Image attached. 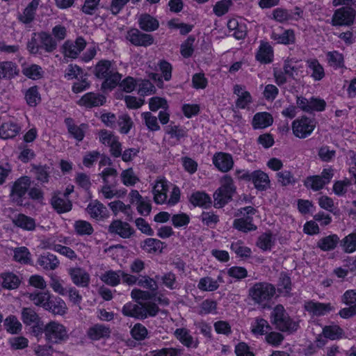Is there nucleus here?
Masks as SVG:
<instances>
[{"instance_id": "1", "label": "nucleus", "mask_w": 356, "mask_h": 356, "mask_svg": "<svg viewBox=\"0 0 356 356\" xmlns=\"http://www.w3.org/2000/svg\"><path fill=\"white\" fill-rule=\"evenodd\" d=\"M94 74L97 79L103 80L101 86L103 90L114 89L122 79L115 63L108 60H99L95 67Z\"/></svg>"}, {"instance_id": "2", "label": "nucleus", "mask_w": 356, "mask_h": 356, "mask_svg": "<svg viewBox=\"0 0 356 356\" xmlns=\"http://www.w3.org/2000/svg\"><path fill=\"white\" fill-rule=\"evenodd\" d=\"M275 286L267 282L254 283L248 290V298L257 305L266 307L275 295Z\"/></svg>"}, {"instance_id": "3", "label": "nucleus", "mask_w": 356, "mask_h": 356, "mask_svg": "<svg viewBox=\"0 0 356 356\" xmlns=\"http://www.w3.org/2000/svg\"><path fill=\"white\" fill-rule=\"evenodd\" d=\"M220 183V186L213 193L214 207L216 208H221L230 202L236 191L234 180L229 175H224Z\"/></svg>"}, {"instance_id": "4", "label": "nucleus", "mask_w": 356, "mask_h": 356, "mask_svg": "<svg viewBox=\"0 0 356 356\" xmlns=\"http://www.w3.org/2000/svg\"><path fill=\"white\" fill-rule=\"evenodd\" d=\"M270 317L271 323L282 332H293L298 328V323L290 318L282 305H277L274 307Z\"/></svg>"}, {"instance_id": "5", "label": "nucleus", "mask_w": 356, "mask_h": 356, "mask_svg": "<svg viewBox=\"0 0 356 356\" xmlns=\"http://www.w3.org/2000/svg\"><path fill=\"white\" fill-rule=\"evenodd\" d=\"M317 121L314 118L302 115L291 123L293 134L298 138L305 139L310 136L316 127Z\"/></svg>"}, {"instance_id": "6", "label": "nucleus", "mask_w": 356, "mask_h": 356, "mask_svg": "<svg viewBox=\"0 0 356 356\" xmlns=\"http://www.w3.org/2000/svg\"><path fill=\"white\" fill-rule=\"evenodd\" d=\"M44 333L48 343L59 344L69 339L65 326L57 321H50L44 327Z\"/></svg>"}, {"instance_id": "7", "label": "nucleus", "mask_w": 356, "mask_h": 356, "mask_svg": "<svg viewBox=\"0 0 356 356\" xmlns=\"http://www.w3.org/2000/svg\"><path fill=\"white\" fill-rule=\"evenodd\" d=\"M326 102L319 97H312L307 99L303 96L296 97V106L302 111L307 113L322 112L325 109Z\"/></svg>"}, {"instance_id": "8", "label": "nucleus", "mask_w": 356, "mask_h": 356, "mask_svg": "<svg viewBox=\"0 0 356 356\" xmlns=\"http://www.w3.org/2000/svg\"><path fill=\"white\" fill-rule=\"evenodd\" d=\"M356 10L351 7H342L336 10L332 17V26H350L353 24Z\"/></svg>"}, {"instance_id": "9", "label": "nucleus", "mask_w": 356, "mask_h": 356, "mask_svg": "<svg viewBox=\"0 0 356 356\" xmlns=\"http://www.w3.org/2000/svg\"><path fill=\"white\" fill-rule=\"evenodd\" d=\"M31 185L29 177H22L18 179L13 184L10 198L17 205L23 204V197L26 195Z\"/></svg>"}, {"instance_id": "10", "label": "nucleus", "mask_w": 356, "mask_h": 356, "mask_svg": "<svg viewBox=\"0 0 356 356\" xmlns=\"http://www.w3.org/2000/svg\"><path fill=\"white\" fill-rule=\"evenodd\" d=\"M86 46V42L82 37H78L74 42L66 40L61 47L62 54L65 57L76 58Z\"/></svg>"}, {"instance_id": "11", "label": "nucleus", "mask_w": 356, "mask_h": 356, "mask_svg": "<svg viewBox=\"0 0 356 356\" xmlns=\"http://www.w3.org/2000/svg\"><path fill=\"white\" fill-rule=\"evenodd\" d=\"M108 232L112 235H118L122 238H129L135 232L128 222L118 219L111 222L108 227Z\"/></svg>"}, {"instance_id": "12", "label": "nucleus", "mask_w": 356, "mask_h": 356, "mask_svg": "<svg viewBox=\"0 0 356 356\" xmlns=\"http://www.w3.org/2000/svg\"><path fill=\"white\" fill-rule=\"evenodd\" d=\"M126 38L132 44L138 47H147L154 42L152 35L142 33L138 29H131L127 31Z\"/></svg>"}, {"instance_id": "13", "label": "nucleus", "mask_w": 356, "mask_h": 356, "mask_svg": "<svg viewBox=\"0 0 356 356\" xmlns=\"http://www.w3.org/2000/svg\"><path fill=\"white\" fill-rule=\"evenodd\" d=\"M68 274L74 285L79 287H88L90 276L85 269L80 267L70 268L68 269Z\"/></svg>"}, {"instance_id": "14", "label": "nucleus", "mask_w": 356, "mask_h": 356, "mask_svg": "<svg viewBox=\"0 0 356 356\" xmlns=\"http://www.w3.org/2000/svg\"><path fill=\"white\" fill-rule=\"evenodd\" d=\"M304 309L312 316H321L334 310V307L330 303L309 300L305 302Z\"/></svg>"}, {"instance_id": "15", "label": "nucleus", "mask_w": 356, "mask_h": 356, "mask_svg": "<svg viewBox=\"0 0 356 356\" xmlns=\"http://www.w3.org/2000/svg\"><path fill=\"white\" fill-rule=\"evenodd\" d=\"M111 330L109 326L97 323L90 327L87 332V337L92 341H99L110 337Z\"/></svg>"}, {"instance_id": "16", "label": "nucleus", "mask_w": 356, "mask_h": 356, "mask_svg": "<svg viewBox=\"0 0 356 356\" xmlns=\"http://www.w3.org/2000/svg\"><path fill=\"white\" fill-rule=\"evenodd\" d=\"M106 97L96 92H88L78 101V104L86 108H92L102 106L106 102Z\"/></svg>"}, {"instance_id": "17", "label": "nucleus", "mask_w": 356, "mask_h": 356, "mask_svg": "<svg viewBox=\"0 0 356 356\" xmlns=\"http://www.w3.org/2000/svg\"><path fill=\"white\" fill-rule=\"evenodd\" d=\"M213 163L218 170L222 172L229 171L234 166V161L231 154L218 152L214 154Z\"/></svg>"}, {"instance_id": "18", "label": "nucleus", "mask_w": 356, "mask_h": 356, "mask_svg": "<svg viewBox=\"0 0 356 356\" xmlns=\"http://www.w3.org/2000/svg\"><path fill=\"white\" fill-rule=\"evenodd\" d=\"M270 39L276 44L289 45L296 42V35L293 29H284L280 32L273 31Z\"/></svg>"}, {"instance_id": "19", "label": "nucleus", "mask_w": 356, "mask_h": 356, "mask_svg": "<svg viewBox=\"0 0 356 356\" xmlns=\"http://www.w3.org/2000/svg\"><path fill=\"white\" fill-rule=\"evenodd\" d=\"M86 211L92 218L97 220H103L108 217V211L106 207L97 200L90 202Z\"/></svg>"}, {"instance_id": "20", "label": "nucleus", "mask_w": 356, "mask_h": 356, "mask_svg": "<svg viewBox=\"0 0 356 356\" xmlns=\"http://www.w3.org/2000/svg\"><path fill=\"white\" fill-rule=\"evenodd\" d=\"M65 124L67 128L68 133L72 138L78 141L83 140L85 132L88 127L87 124L82 123L80 125H77L71 118H65Z\"/></svg>"}, {"instance_id": "21", "label": "nucleus", "mask_w": 356, "mask_h": 356, "mask_svg": "<svg viewBox=\"0 0 356 356\" xmlns=\"http://www.w3.org/2000/svg\"><path fill=\"white\" fill-rule=\"evenodd\" d=\"M174 335L181 344L187 348H196L198 346L199 342L197 339L194 338L186 328L176 329L174 332Z\"/></svg>"}, {"instance_id": "22", "label": "nucleus", "mask_w": 356, "mask_h": 356, "mask_svg": "<svg viewBox=\"0 0 356 356\" xmlns=\"http://www.w3.org/2000/svg\"><path fill=\"white\" fill-rule=\"evenodd\" d=\"M51 204L58 213L68 212L72 208V204L69 197L61 195L60 193L54 194L51 200Z\"/></svg>"}, {"instance_id": "23", "label": "nucleus", "mask_w": 356, "mask_h": 356, "mask_svg": "<svg viewBox=\"0 0 356 356\" xmlns=\"http://www.w3.org/2000/svg\"><path fill=\"white\" fill-rule=\"evenodd\" d=\"M122 314L126 316L134 317L137 319H145V315L143 303L134 304L129 302L125 304L122 309Z\"/></svg>"}, {"instance_id": "24", "label": "nucleus", "mask_w": 356, "mask_h": 356, "mask_svg": "<svg viewBox=\"0 0 356 356\" xmlns=\"http://www.w3.org/2000/svg\"><path fill=\"white\" fill-rule=\"evenodd\" d=\"M38 38L40 42V50H44L46 53H51L57 49L58 42L49 33L38 32Z\"/></svg>"}, {"instance_id": "25", "label": "nucleus", "mask_w": 356, "mask_h": 356, "mask_svg": "<svg viewBox=\"0 0 356 356\" xmlns=\"http://www.w3.org/2000/svg\"><path fill=\"white\" fill-rule=\"evenodd\" d=\"M255 188L260 191H266L270 188V181L268 175L261 170L252 172L251 179Z\"/></svg>"}, {"instance_id": "26", "label": "nucleus", "mask_w": 356, "mask_h": 356, "mask_svg": "<svg viewBox=\"0 0 356 356\" xmlns=\"http://www.w3.org/2000/svg\"><path fill=\"white\" fill-rule=\"evenodd\" d=\"M168 191V181L165 179H158L153 188L154 202L158 204L165 202L167 200Z\"/></svg>"}, {"instance_id": "27", "label": "nucleus", "mask_w": 356, "mask_h": 356, "mask_svg": "<svg viewBox=\"0 0 356 356\" xmlns=\"http://www.w3.org/2000/svg\"><path fill=\"white\" fill-rule=\"evenodd\" d=\"M19 70L17 65L12 61L0 62V79L10 80L18 76Z\"/></svg>"}, {"instance_id": "28", "label": "nucleus", "mask_w": 356, "mask_h": 356, "mask_svg": "<svg viewBox=\"0 0 356 356\" xmlns=\"http://www.w3.org/2000/svg\"><path fill=\"white\" fill-rule=\"evenodd\" d=\"M273 49L268 42H261L256 58L261 63H270L273 60Z\"/></svg>"}, {"instance_id": "29", "label": "nucleus", "mask_w": 356, "mask_h": 356, "mask_svg": "<svg viewBox=\"0 0 356 356\" xmlns=\"http://www.w3.org/2000/svg\"><path fill=\"white\" fill-rule=\"evenodd\" d=\"M340 244V239L337 234H333L321 238L316 243V247L322 251L328 252L334 250L338 244Z\"/></svg>"}, {"instance_id": "30", "label": "nucleus", "mask_w": 356, "mask_h": 356, "mask_svg": "<svg viewBox=\"0 0 356 356\" xmlns=\"http://www.w3.org/2000/svg\"><path fill=\"white\" fill-rule=\"evenodd\" d=\"M306 63L307 68L311 72L310 76L315 81H319L325 77L324 67L316 58L308 59Z\"/></svg>"}, {"instance_id": "31", "label": "nucleus", "mask_w": 356, "mask_h": 356, "mask_svg": "<svg viewBox=\"0 0 356 356\" xmlns=\"http://www.w3.org/2000/svg\"><path fill=\"white\" fill-rule=\"evenodd\" d=\"M273 122V118L268 112L257 113L252 119V125L254 129H264L270 126Z\"/></svg>"}, {"instance_id": "32", "label": "nucleus", "mask_w": 356, "mask_h": 356, "mask_svg": "<svg viewBox=\"0 0 356 356\" xmlns=\"http://www.w3.org/2000/svg\"><path fill=\"white\" fill-rule=\"evenodd\" d=\"M38 264L44 270H55L60 264L57 257L49 252L40 255L38 259Z\"/></svg>"}, {"instance_id": "33", "label": "nucleus", "mask_w": 356, "mask_h": 356, "mask_svg": "<svg viewBox=\"0 0 356 356\" xmlns=\"http://www.w3.org/2000/svg\"><path fill=\"white\" fill-rule=\"evenodd\" d=\"M40 2V0H32L24 8L23 13L19 16V21L24 24L32 22L35 19V13Z\"/></svg>"}, {"instance_id": "34", "label": "nucleus", "mask_w": 356, "mask_h": 356, "mask_svg": "<svg viewBox=\"0 0 356 356\" xmlns=\"http://www.w3.org/2000/svg\"><path fill=\"white\" fill-rule=\"evenodd\" d=\"M13 222L17 227L28 231L34 230L36 226L35 221L33 218L22 213L16 215L13 218Z\"/></svg>"}, {"instance_id": "35", "label": "nucleus", "mask_w": 356, "mask_h": 356, "mask_svg": "<svg viewBox=\"0 0 356 356\" xmlns=\"http://www.w3.org/2000/svg\"><path fill=\"white\" fill-rule=\"evenodd\" d=\"M54 314L63 315L67 312V307L63 300L59 297H51L49 300L46 309Z\"/></svg>"}, {"instance_id": "36", "label": "nucleus", "mask_w": 356, "mask_h": 356, "mask_svg": "<svg viewBox=\"0 0 356 356\" xmlns=\"http://www.w3.org/2000/svg\"><path fill=\"white\" fill-rule=\"evenodd\" d=\"M139 27L147 32L156 30L159 26V21L149 14H143L138 19Z\"/></svg>"}, {"instance_id": "37", "label": "nucleus", "mask_w": 356, "mask_h": 356, "mask_svg": "<svg viewBox=\"0 0 356 356\" xmlns=\"http://www.w3.org/2000/svg\"><path fill=\"white\" fill-rule=\"evenodd\" d=\"M233 227L236 229L247 233L257 229V226L252 223V217L243 216L234 220Z\"/></svg>"}, {"instance_id": "38", "label": "nucleus", "mask_w": 356, "mask_h": 356, "mask_svg": "<svg viewBox=\"0 0 356 356\" xmlns=\"http://www.w3.org/2000/svg\"><path fill=\"white\" fill-rule=\"evenodd\" d=\"M20 127L13 122H4L0 127V136L3 139L15 137L19 132Z\"/></svg>"}, {"instance_id": "39", "label": "nucleus", "mask_w": 356, "mask_h": 356, "mask_svg": "<svg viewBox=\"0 0 356 356\" xmlns=\"http://www.w3.org/2000/svg\"><path fill=\"white\" fill-rule=\"evenodd\" d=\"M32 172L35 179L42 184L48 183L50 177V167L47 165L33 164Z\"/></svg>"}, {"instance_id": "40", "label": "nucleus", "mask_w": 356, "mask_h": 356, "mask_svg": "<svg viewBox=\"0 0 356 356\" xmlns=\"http://www.w3.org/2000/svg\"><path fill=\"white\" fill-rule=\"evenodd\" d=\"M122 270H108L100 276V280L107 285L115 286L120 283Z\"/></svg>"}, {"instance_id": "41", "label": "nucleus", "mask_w": 356, "mask_h": 356, "mask_svg": "<svg viewBox=\"0 0 356 356\" xmlns=\"http://www.w3.org/2000/svg\"><path fill=\"white\" fill-rule=\"evenodd\" d=\"M29 298L34 305L46 309V307H48L49 300L51 298V294L47 291L34 292L29 294Z\"/></svg>"}, {"instance_id": "42", "label": "nucleus", "mask_w": 356, "mask_h": 356, "mask_svg": "<svg viewBox=\"0 0 356 356\" xmlns=\"http://www.w3.org/2000/svg\"><path fill=\"white\" fill-rule=\"evenodd\" d=\"M191 204L194 206L208 208L211 205V197L204 192H195L192 194L190 198Z\"/></svg>"}, {"instance_id": "43", "label": "nucleus", "mask_w": 356, "mask_h": 356, "mask_svg": "<svg viewBox=\"0 0 356 356\" xmlns=\"http://www.w3.org/2000/svg\"><path fill=\"white\" fill-rule=\"evenodd\" d=\"M340 245L346 253H353L356 251V230L345 236L340 241Z\"/></svg>"}, {"instance_id": "44", "label": "nucleus", "mask_w": 356, "mask_h": 356, "mask_svg": "<svg viewBox=\"0 0 356 356\" xmlns=\"http://www.w3.org/2000/svg\"><path fill=\"white\" fill-rule=\"evenodd\" d=\"M323 336L330 340L341 339L344 335L343 329L337 325H326L323 329Z\"/></svg>"}, {"instance_id": "45", "label": "nucleus", "mask_w": 356, "mask_h": 356, "mask_svg": "<svg viewBox=\"0 0 356 356\" xmlns=\"http://www.w3.org/2000/svg\"><path fill=\"white\" fill-rule=\"evenodd\" d=\"M74 229L79 236H90L94 232L91 223L83 220H76L74 223Z\"/></svg>"}, {"instance_id": "46", "label": "nucleus", "mask_w": 356, "mask_h": 356, "mask_svg": "<svg viewBox=\"0 0 356 356\" xmlns=\"http://www.w3.org/2000/svg\"><path fill=\"white\" fill-rule=\"evenodd\" d=\"M6 330L13 334L19 333L22 328V325L15 316L10 315L3 321Z\"/></svg>"}, {"instance_id": "47", "label": "nucleus", "mask_w": 356, "mask_h": 356, "mask_svg": "<svg viewBox=\"0 0 356 356\" xmlns=\"http://www.w3.org/2000/svg\"><path fill=\"white\" fill-rule=\"evenodd\" d=\"M142 248L148 253L161 252L163 243L159 239L149 238L144 241Z\"/></svg>"}, {"instance_id": "48", "label": "nucleus", "mask_w": 356, "mask_h": 356, "mask_svg": "<svg viewBox=\"0 0 356 356\" xmlns=\"http://www.w3.org/2000/svg\"><path fill=\"white\" fill-rule=\"evenodd\" d=\"M327 63L330 66L338 69L344 67V58L342 54L337 51L326 53Z\"/></svg>"}, {"instance_id": "49", "label": "nucleus", "mask_w": 356, "mask_h": 356, "mask_svg": "<svg viewBox=\"0 0 356 356\" xmlns=\"http://www.w3.org/2000/svg\"><path fill=\"white\" fill-rule=\"evenodd\" d=\"M120 179L122 184L126 186H134L140 181L132 168L122 170L120 174Z\"/></svg>"}, {"instance_id": "50", "label": "nucleus", "mask_w": 356, "mask_h": 356, "mask_svg": "<svg viewBox=\"0 0 356 356\" xmlns=\"http://www.w3.org/2000/svg\"><path fill=\"white\" fill-rule=\"evenodd\" d=\"M13 258L15 261L22 264H29L31 262V254L28 248L24 246L15 248Z\"/></svg>"}, {"instance_id": "51", "label": "nucleus", "mask_w": 356, "mask_h": 356, "mask_svg": "<svg viewBox=\"0 0 356 356\" xmlns=\"http://www.w3.org/2000/svg\"><path fill=\"white\" fill-rule=\"evenodd\" d=\"M40 317L36 312L31 307H24L22 309V320L26 325L38 323Z\"/></svg>"}, {"instance_id": "52", "label": "nucleus", "mask_w": 356, "mask_h": 356, "mask_svg": "<svg viewBox=\"0 0 356 356\" xmlns=\"http://www.w3.org/2000/svg\"><path fill=\"white\" fill-rule=\"evenodd\" d=\"M25 99L29 106H36L41 101L38 86L29 88L25 92Z\"/></svg>"}, {"instance_id": "53", "label": "nucleus", "mask_w": 356, "mask_h": 356, "mask_svg": "<svg viewBox=\"0 0 356 356\" xmlns=\"http://www.w3.org/2000/svg\"><path fill=\"white\" fill-rule=\"evenodd\" d=\"M277 291L284 296H289L291 291V280L285 273H281L277 282Z\"/></svg>"}, {"instance_id": "54", "label": "nucleus", "mask_w": 356, "mask_h": 356, "mask_svg": "<svg viewBox=\"0 0 356 356\" xmlns=\"http://www.w3.org/2000/svg\"><path fill=\"white\" fill-rule=\"evenodd\" d=\"M197 288L202 291H214L219 288V284L211 277H204L200 280Z\"/></svg>"}, {"instance_id": "55", "label": "nucleus", "mask_w": 356, "mask_h": 356, "mask_svg": "<svg viewBox=\"0 0 356 356\" xmlns=\"http://www.w3.org/2000/svg\"><path fill=\"white\" fill-rule=\"evenodd\" d=\"M275 239L271 233H263L257 241V245L262 250H270L274 245Z\"/></svg>"}, {"instance_id": "56", "label": "nucleus", "mask_w": 356, "mask_h": 356, "mask_svg": "<svg viewBox=\"0 0 356 356\" xmlns=\"http://www.w3.org/2000/svg\"><path fill=\"white\" fill-rule=\"evenodd\" d=\"M304 185L307 188H310L314 191H318L323 188L326 184L318 175H313L309 176L305 179Z\"/></svg>"}, {"instance_id": "57", "label": "nucleus", "mask_w": 356, "mask_h": 356, "mask_svg": "<svg viewBox=\"0 0 356 356\" xmlns=\"http://www.w3.org/2000/svg\"><path fill=\"white\" fill-rule=\"evenodd\" d=\"M270 328L268 321L261 318H255L252 324L251 330L254 334L263 335Z\"/></svg>"}, {"instance_id": "58", "label": "nucleus", "mask_w": 356, "mask_h": 356, "mask_svg": "<svg viewBox=\"0 0 356 356\" xmlns=\"http://www.w3.org/2000/svg\"><path fill=\"white\" fill-rule=\"evenodd\" d=\"M138 285L152 292H156L159 289L156 280L148 275H139Z\"/></svg>"}, {"instance_id": "59", "label": "nucleus", "mask_w": 356, "mask_h": 356, "mask_svg": "<svg viewBox=\"0 0 356 356\" xmlns=\"http://www.w3.org/2000/svg\"><path fill=\"white\" fill-rule=\"evenodd\" d=\"M22 73L28 78L35 80L40 79L42 76L43 71L40 65L32 64L29 66L23 67Z\"/></svg>"}, {"instance_id": "60", "label": "nucleus", "mask_w": 356, "mask_h": 356, "mask_svg": "<svg viewBox=\"0 0 356 356\" xmlns=\"http://www.w3.org/2000/svg\"><path fill=\"white\" fill-rule=\"evenodd\" d=\"M298 60L295 58H287L284 60L283 64V70L285 71V73L287 74L289 78L293 79H296V76L298 75V72L299 70V67H297L293 63H296Z\"/></svg>"}, {"instance_id": "61", "label": "nucleus", "mask_w": 356, "mask_h": 356, "mask_svg": "<svg viewBox=\"0 0 356 356\" xmlns=\"http://www.w3.org/2000/svg\"><path fill=\"white\" fill-rule=\"evenodd\" d=\"M2 279V286L7 289L17 288L20 282L18 277L11 273L3 274Z\"/></svg>"}, {"instance_id": "62", "label": "nucleus", "mask_w": 356, "mask_h": 356, "mask_svg": "<svg viewBox=\"0 0 356 356\" xmlns=\"http://www.w3.org/2000/svg\"><path fill=\"white\" fill-rule=\"evenodd\" d=\"M165 133L170 135L171 138H175L177 141L186 137L187 135L186 131L184 128L177 125L170 124L165 127Z\"/></svg>"}, {"instance_id": "63", "label": "nucleus", "mask_w": 356, "mask_h": 356, "mask_svg": "<svg viewBox=\"0 0 356 356\" xmlns=\"http://www.w3.org/2000/svg\"><path fill=\"white\" fill-rule=\"evenodd\" d=\"M161 280L163 285L170 290H174L179 287L176 275L172 272H168L164 273L161 277Z\"/></svg>"}, {"instance_id": "64", "label": "nucleus", "mask_w": 356, "mask_h": 356, "mask_svg": "<svg viewBox=\"0 0 356 356\" xmlns=\"http://www.w3.org/2000/svg\"><path fill=\"white\" fill-rule=\"evenodd\" d=\"M152 356H181L182 350L177 348H163L151 352Z\"/></svg>"}]
</instances>
